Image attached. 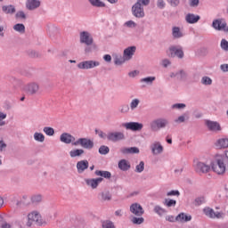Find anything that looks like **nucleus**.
<instances>
[{
  "label": "nucleus",
  "mask_w": 228,
  "mask_h": 228,
  "mask_svg": "<svg viewBox=\"0 0 228 228\" xmlns=\"http://www.w3.org/2000/svg\"><path fill=\"white\" fill-rule=\"evenodd\" d=\"M60 142H61V143H65L66 145H70L71 143L73 147H77V145H80L82 149H86V151H92L94 145V141H92V139L83 137L78 138L76 141V137L67 132H64L60 135Z\"/></svg>",
  "instance_id": "f257e3e1"
},
{
  "label": "nucleus",
  "mask_w": 228,
  "mask_h": 228,
  "mask_svg": "<svg viewBox=\"0 0 228 228\" xmlns=\"http://www.w3.org/2000/svg\"><path fill=\"white\" fill-rule=\"evenodd\" d=\"M27 218V227H32V225H37V227H45V225H47V221L44 219L40 212L37 210L28 213Z\"/></svg>",
  "instance_id": "f03ea898"
},
{
  "label": "nucleus",
  "mask_w": 228,
  "mask_h": 228,
  "mask_svg": "<svg viewBox=\"0 0 228 228\" xmlns=\"http://www.w3.org/2000/svg\"><path fill=\"white\" fill-rule=\"evenodd\" d=\"M80 44H86L85 53L90 54L94 51H97V45L94 44V37L88 31L80 33Z\"/></svg>",
  "instance_id": "7ed1b4c3"
},
{
  "label": "nucleus",
  "mask_w": 228,
  "mask_h": 228,
  "mask_svg": "<svg viewBox=\"0 0 228 228\" xmlns=\"http://www.w3.org/2000/svg\"><path fill=\"white\" fill-rule=\"evenodd\" d=\"M170 121L165 118H155L150 123V129L154 133L168 127Z\"/></svg>",
  "instance_id": "20e7f679"
},
{
  "label": "nucleus",
  "mask_w": 228,
  "mask_h": 228,
  "mask_svg": "<svg viewBox=\"0 0 228 228\" xmlns=\"http://www.w3.org/2000/svg\"><path fill=\"white\" fill-rule=\"evenodd\" d=\"M167 55L168 58H178V60H183V58H184V51L181 45H171L167 51Z\"/></svg>",
  "instance_id": "39448f33"
},
{
  "label": "nucleus",
  "mask_w": 228,
  "mask_h": 228,
  "mask_svg": "<svg viewBox=\"0 0 228 228\" xmlns=\"http://www.w3.org/2000/svg\"><path fill=\"white\" fill-rule=\"evenodd\" d=\"M203 213L205 216H207L208 218H210L211 220H224V218H225V213L224 211L215 212V209L209 207H205L203 208Z\"/></svg>",
  "instance_id": "423d86ee"
},
{
  "label": "nucleus",
  "mask_w": 228,
  "mask_h": 228,
  "mask_svg": "<svg viewBox=\"0 0 228 228\" xmlns=\"http://www.w3.org/2000/svg\"><path fill=\"white\" fill-rule=\"evenodd\" d=\"M227 166L225 165V162L223 160L222 157L220 155H216V163H211V168L216 172V174H218L219 175L222 174H225V167Z\"/></svg>",
  "instance_id": "0eeeda50"
},
{
  "label": "nucleus",
  "mask_w": 228,
  "mask_h": 228,
  "mask_svg": "<svg viewBox=\"0 0 228 228\" xmlns=\"http://www.w3.org/2000/svg\"><path fill=\"white\" fill-rule=\"evenodd\" d=\"M212 28H214V29L216 31H224V33H228V26L225 19L221 18L214 20L212 22Z\"/></svg>",
  "instance_id": "6e6552de"
},
{
  "label": "nucleus",
  "mask_w": 228,
  "mask_h": 228,
  "mask_svg": "<svg viewBox=\"0 0 228 228\" xmlns=\"http://www.w3.org/2000/svg\"><path fill=\"white\" fill-rule=\"evenodd\" d=\"M101 62L98 61H84L77 64V68L81 70H90V69H95V67H99Z\"/></svg>",
  "instance_id": "1a4fd4ad"
},
{
  "label": "nucleus",
  "mask_w": 228,
  "mask_h": 228,
  "mask_svg": "<svg viewBox=\"0 0 228 228\" xmlns=\"http://www.w3.org/2000/svg\"><path fill=\"white\" fill-rule=\"evenodd\" d=\"M132 14L134 15V17H136V19H143V17H145V12L143 11V6L135 3L132 6Z\"/></svg>",
  "instance_id": "9d476101"
},
{
  "label": "nucleus",
  "mask_w": 228,
  "mask_h": 228,
  "mask_svg": "<svg viewBox=\"0 0 228 228\" xmlns=\"http://www.w3.org/2000/svg\"><path fill=\"white\" fill-rule=\"evenodd\" d=\"M107 140L109 142H120V140H126V135L122 132H110L107 134Z\"/></svg>",
  "instance_id": "9b49d317"
},
{
  "label": "nucleus",
  "mask_w": 228,
  "mask_h": 228,
  "mask_svg": "<svg viewBox=\"0 0 228 228\" xmlns=\"http://www.w3.org/2000/svg\"><path fill=\"white\" fill-rule=\"evenodd\" d=\"M85 183L86 186H89V188H92V190L97 189L99 184H101L102 181H104V178L98 177V178H86Z\"/></svg>",
  "instance_id": "f8f14e48"
},
{
  "label": "nucleus",
  "mask_w": 228,
  "mask_h": 228,
  "mask_svg": "<svg viewBox=\"0 0 228 228\" xmlns=\"http://www.w3.org/2000/svg\"><path fill=\"white\" fill-rule=\"evenodd\" d=\"M123 127L130 131H142V129H143V124L139 122H128L124 123Z\"/></svg>",
  "instance_id": "ddd939ff"
},
{
  "label": "nucleus",
  "mask_w": 228,
  "mask_h": 228,
  "mask_svg": "<svg viewBox=\"0 0 228 228\" xmlns=\"http://www.w3.org/2000/svg\"><path fill=\"white\" fill-rule=\"evenodd\" d=\"M195 170L198 174H208L211 170V166L204 162H197L195 165Z\"/></svg>",
  "instance_id": "4468645a"
},
{
  "label": "nucleus",
  "mask_w": 228,
  "mask_h": 228,
  "mask_svg": "<svg viewBox=\"0 0 228 228\" xmlns=\"http://www.w3.org/2000/svg\"><path fill=\"white\" fill-rule=\"evenodd\" d=\"M130 212L135 216H142L145 210H143V208L139 203H134L130 206Z\"/></svg>",
  "instance_id": "2eb2a0df"
},
{
  "label": "nucleus",
  "mask_w": 228,
  "mask_h": 228,
  "mask_svg": "<svg viewBox=\"0 0 228 228\" xmlns=\"http://www.w3.org/2000/svg\"><path fill=\"white\" fill-rule=\"evenodd\" d=\"M205 124H206L208 131H213V132L222 131V126H220V123H218L216 121H212V120L207 119L205 121Z\"/></svg>",
  "instance_id": "dca6fc26"
},
{
  "label": "nucleus",
  "mask_w": 228,
  "mask_h": 228,
  "mask_svg": "<svg viewBox=\"0 0 228 228\" xmlns=\"http://www.w3.org/2000/svg\"><path fill=\"white\" fill-rule=\"evenodd\" d=\"M134 53H136V46H128L123 52V56L126 61L129 60H133V56H134Z\"/></svg>",
  "instance_id": "f3484780"
},
{
  "label": "nucleus",
  "mask_w": 228,
  "mask_h": 228,
  "mask_svg": "<svg viewBox=\"0 0 228 228\" xmlns=\"http://www.w3.org/2000/svg\"><path fill=\"white\" fill-rule=\"evenodd\" d=\"M25 90L29 95H35V94H37L38 90H40V86L36 82H31L26 86Z\"/></svg>",
  "instance_id": "a211bd4d"
},
{
  "label": "nucleus",
  "mask_w": 228,
  "mask_h": 228,
  "mask_svg": "<svg viewBox=\"0 0 228 228\" xmlns=\"http://www.w3.org/2000/svg\"><path fill=\"white\" fill-rule=\"evenodd\" d=\"M98 199L101 202H110L113 199V195L110 191L105 190L99 193Z\"/></svg>",
  "instance_id": "6ab92c4d"
},
{
  "label": "nucleus",
  "mask_w": 228,
  "mask_h": 228,
  "mask_svg": "<svg viewBox=\"0 0 228 228\" xmlns=\"http://www.w3.org/2000/svg\"><path fill=\"white\" fill-rule=\"evenodd\" d=\"M89 163L88 160L84 159V160H80L77 163V170L78 174H83V172H85V170H88V167H89Z\"/></svg>",
  "instance_id": "aec40b11"
},
{
  "label": "nucleus",
  "mask_w": 228,
  "mask_h": 228,
  "mask_svg": "<svg viewBox=\"0 0 228 228\" xmlns=\"http://www.w3.org/2000/svg\"><path fill=\"white\" fill-rule=\"evenodd\" d=\"M151 150L153 156H158V154L163 153V145L160 142H155L151 145Z\"/></svg>",
  "instance_id": "412c9836"
},
{
  "label": "nucleus",
  "mask_w": 228,
  "mask_h": 228,
  "mask_svg": "<svg viewBox=\"0 0 228 228\" xmlns=\"http://www.w3.org/2000/svg\"><path fill=\"white\" fill-rule=\"evenodd\" d=\"M154 81H156V77H146L140 79L142 88H145L146 86H151Z\"/></svg>",
  "instance_id": "4be33fe9"
},
{
  "label": "nucleus",
  "mask_w": 228,
  "mask_h": 228,
  "mask_svg": "<svg viewBox=\"0 0 228 228\" xmlns=\"http://www.w3.org/2000/svg\"><path fill=\"white\" fill-rule=\"evenodd\" d=\"M112 58L114 60V65H117V66L124 65V63L127 61L126 57H124V55L120 53H114L112 55Z\"/></svg>",
  "instance_id": "5701e85b"
},
{
  "label": "nucleus",
  "mask_w": 228,
  "mask_h": 228,
  "mask_svg": "<svg viewBox=\"0 0 228 228\" xmlns=\"http://www.w3.org/2000/svg\"><path fill=\"white\" fill-rule=\"evenodd\" d=\"M185 20L188 24H197L200 20V16L194 13H188L185 16Z\"/></svg>",
  "instance_id": "b1692460"
},
{
  "label": "nucleus",
  "mask_w": 228,
  "mask_h": 228,
  "mask_svg": "<svg viewBox=\"0 0 228 228\" xmlns=\"http://www.w3.org/2000/svg\"><path fill=\"white\" fill-rule=\"evenodd\" d=\"M26 8H27V10H29V11L37 10V8H40V1L39 0H27Z\"/></svg>",
  "instance_id": "393cba45"
},
{
  "label": "nucleus",
  "mask_w": 228,
  "mask_h": 228,
  "mask_svg": "<svg viewBox=\"0 0 228 228\" xmlns=\"http://www.w3.org/2000/svg\"><path fill=\"white\" fill-rule=\"evenodd\" d=\"M2 12L5 15H14V13L17 12V9L15 8V5H13V4L3 5Z\"/></svg>",
  "instance_id": "a878e982"
},
{
  "label": "nucleus",
  "mask_w": 228,
  "mask_h": 228,
  "mask_svg": "<svg viewBox=\"0 0 228 228\" xmlns=\"http://www.w3.org/2000/svg\"><path fill=\"white\" fill-rule=\"evenodd\" d=\"M121 154H140V149L138 147L121 148Z\"/></svg>",
  "instance_id": "bb28decb"
},
{
  "label": "nucleus",
  "mask_w": 228,
  "mask_h": 228,
  "mask_svg": "<svg viewBox=\"0 0 228 228\" xmlns=\"http://www.w3.org/2000/svg\"><path fill=\"white\" fill-rule=\"evenodd\" d=\"M176 222H181L182 224H184L186 222H191V216L185 215L184 213H180L175 217Z\"/></svg>",
  "instance_id": "cd10ccee"
},
{
  "label": "nucleus",
  "mask_w": 228,
  "mask_h": 228,
  "mask_svg": "<svg viewBox=\"0 0 228 228\" xmlns=\"http://www.w3.org/2000/svg\"><path fill=\"white\" fill-rule=\"evenodd\" d=\"M118 168L121 169L123 172H127L129 168H131V164L126 159H121L118 162Z\"/></svg>",
  "instance_id": "c85d7f7f"
},
{
  "label": "nucleus",
  "mask_w": 228,
  "mask_h": 228,
  "mask_svg": "<svg viewBox=\"0 0 228 228\" xmlns=\"http://www.w3.org/2000/svg\"><path fill=\"white\" fill-rule=\"evenodd\" d=\"M85 154V150L83 149H74L69 151L70 158H81Z\"/></svg>",
  "instance_id": "c756f323"
},
{
  "label": "nucleus",
  "mask_w": 228,
  "mask_h": 228,
  "mask_svg": "<svg viewBox=\"0 0 228 228\" xmlns=\"http://www.w3.org/2000/svg\"><path fill=\"white\" fill-rule=\"evenodd\" d=\"M172 37H173V38H183V37H184V35L181 31V28L173 27L172 28Z\"/></svg>",
  "instance_id": "7c9ffc66"
},
{
  "label": "nucleus",
  "mask_w": 228,
  "mask_h": 228,
  "mask_svg": "<svg viewBox=\"0 0 228 228\" xmlns=\"http://www.w3.org/2000/svg\"><path fill=\"white\" fill-rule=\"evenodd\" d=\"M187 77H188V73H186L184 69H180L176 71V79L178 81H186Z\"/></svg>",
  "instance_id": "2f4dec72"
},
{
  "label": "nucleus",
  "mask_w": 228,
  "mask_h": 228,
  "mask_svg": "<svg viewBox=\"0 0 228 228\" xmlns=\"http://www.w3.org/2000/svg\"><path fill=\"white\" fill-rule=\"evenodd\" d=\"M95 175L104 177V179H111V173L110 171L96 170Z\"/></svg>",
  "instance_id": "473e14b6"
},
{
  "label": "nucleus",
  "mask_w": 228,
  "mask_h": 228,
  "mask_svg": "<svg viewBox=\"0 0 228 228\" xmlns=\"http://www.w3.org/2000/svg\"><path fill=\"white\" fill-rule=\"evenodd\" d=\"M42 200H44V196L42 194H33L30 197V202H32V204H40Z\"/></svg>",
  "instance_id": "72a5a7b5"
},
{
  "label": "nucleus",
  "mask_w": 228,
  "mask_h": 228,
  "mask_svg": "<svg viewBox=\"0 0 228 228\" xmlns=\"http://www.w3.org/2000/svg\"><path fill=\"white\" fill-rule=\"evenodd\" d=\"M12 28L14 31H17V33H20L21 35H24L26 33V26L22 23H17L15 24Z\"/></svg>",
  "instance_id": "f704fd0d"
},
{
  "label": "nucleus",
  "mask_w": 228,
  "mask_h": 228,
  "mask_svg": "<svg viewBox=\"0 0 228 228\" xmlns=\"http://www.w3.org/2000/svg\"><path fill=\"white\" fill-rule=\"evenodd\" d=\"M216 146L219 149H227L228 147V139H219L216 142Z\"/></svg>",
  "instance_id": "c9c22d12"
},
{
  "label": "nucleus",
  "mask_w": 228,
  "mask_h": 228,
  "mask_svg": "<svg viewBox=\"0 0 228 228\" xmlns=\"http://www.w3.org/2000/svg\"><path fill=\"white\" fill-rule=\"evenodd\" d=\"M153 211L156 213V215H159V216H163L167 213V209L161 208L159 205H156Z\"/></svg>",
  "instance_id": "e433bc0d"
},
{
  "label": "nucleus",
  "mask_w": 228,
  "mask_h": 228,
  "mask_svg": "<svg viewBox=\"0 0 228 228\" xmlns=\"http://www.w3.org/2000/svg\"><path fill=\"white\" fill-rule=\"evenodd\" d=\"M34 140L36 142H39L40 143H44V142H45V135H44L42 133L36 132L34 134Z\"/></svg>",
  "instance_id": "4c0bfd02"
},
{
  "label": "nucleus",
  "mask_w": 228,
  "mask_h": 228,
  "mask_svg": "<svg viewBox=\"0 0 228 228\" xmlns=\"http://www.w3.org/2000/svg\"><path fill=\"white\" fill-rule=\"evenodd\" d=\"M138 106H140V99L134 98L130 102L129 107L132 111H134V110H136Z\"/></svg>",
  "instance_id": "58836bf2"
},
{
  "label": "nucleus",
  "mask_w": 228,
  "mask_h": 228,
  "mask_svg": "<svg viewBox=\"0 0 228 228\" xmlns=\"http://www.w3.org/2000/svg\"><path fill=\"white\" fill-rule=\"evenodd\" d=\"M193 204H194V206H196V208H199V206H202V204H206V197L200 196V197L196 198L194 200Z\"/></svg>",
  "instance_id": "ea45409f"
},
{
  "label": "nucleus",
  "mask_w": 228,
  "mask_h": 228,
  "mask_svg": "<svg viewBox=\"0 0 228 228\" xmlns=\"http://www.w3.org/2000/svg\"><path fill=\"white\" fill-rule=\"evenodd\" d=\"M89 3L92 6H96V8H104L106 6V4L101 0H89Z\"/></svg>",
  "instance_id": "a19ab883"
},
{
  "label": "nucleus",
  "mask_w": 228,
  "mask_h": 228,
  "mask_svg": "<svg viewBox=\"0 0 228 228\" xmlns=\"http://www.w3.org/2000/svg\"><path fill=\"white\" fill-rule=\"evenodd\" d=\"M201 85H204L205 86H209L213 85V79H211V77L208 76L202 77Z\"/></svg>",
  "instance_id": "79ce46f5"
},
{
  "label": "nucleus",
  "mask_w": 228,
  "mask_h": 228,
  "mask_svg": "<svg viewBox=\"0 0 228 228\" xmlns=\"http://www.w3.org/2000/svg\"><path fill=\"white\" fill-rule=\"evenodd\" d=\"M99 154L102 156H106V154H110V147L106 145H102L98 150Z\"/></svg>",
  "instance_id": "37998d69"
},
{
  "label": "nucleus",
  "mask_w": 228,
  "mask_h": 228,
  "mask_svg": "<svg viewBox=\"0 0 228 228\" xmlns=\"http://www.w3.org/2000/svg\"><path fill=\"white\" fill-rule=\"evenodd\" d=\"M102 228H116L113 221L105 220L102 222Z\"/></svg>",
  "instance_id": "c03bdc74"
},
{
  "label": "nucleus",
  "mask_w": 228,
  "mask_h": 228,
  "mask_svg": "<svg viewBox=\"0 0 228 228\" xmlns=\"http://www.w3.org/2000/svg\"><path fill=\"white\" fill-rule=\"evenodd\" d=\"M43 131L46 134V136H54V128L51 126H45L43 128Z\"/></svg>",
  "instance_id": "a18cd8bd"
},
{
  "label": "nucleus",
  "mask_w": 228,
  "mask_h": 228,
  "mask_svg": "<svg viewBox=\"0 0 228 228\" xmlns=\"http://www.w3.org/2000/svg\"><path fill=\"white\" fill-rule=\"evenodd\" d=\"M175 204H177L175 200L166 199L164 201V206H167V208H175Z\"/></svg>",
  "instance_id": "49530a36"
},
{
  "label": "nucleus",
  "mask_w": 228,
  "mask_h": 228,
  "mask_svg": "<svg viewBox=\"0 0 228 228\" xmlns=\"http://www.w3.org/2000/svg\"><path fill=\"white\" fill-rule=\"evenodd\" d=\"M145 170V162L141 161L136 167H135V172L137 174H142Z\"/></svg>",
  "instance_id": "de8ad7c7"
},
{
  "label": "nucleus",
  "mask_w": 228,
  "mask_h": 228,
  "mask_svg": "<svg viewBox=\"0 0 228 228\" xmlns=\"http://www.w3.org/2000/svg\"><path fill=\"white\" fill-rule=\"evenodd\" d=\"M12 202H15L16 206H21L23 204V200H20V197L19 195H13L12 198Z\"/></svg>",
  "instance_id": "09e8293b"
},
{
  "label": "nucleus",
  "mask_w": 228,
  "mask_h": 228,
  "mask_svg": "<svg viewBox=\"0 0 228 228\" xmlns=\"http://www.w3.org/2000/svg\"><path fill=\"white\" fill-rule=\"evenodd\" d=\"M143 222H145V219H143V217L134 216L132 219V223L134 224V225H142Z\"/></svg>",
  "instance_id": "8fccbe9b"
},
{
  "label": "nucleus",
  "mask_w": 228,
  "mask_h": 228,
  "mask_svg": "<svg viewBox=\"0 0 228 228\" xmlns=\"http://www.w3.org/2000/svg\"><path fill=\"white\" fill-rule=\"evenodd\" d=\"M6 117H7L6 113L0 111V127L6 126V121H4Z\"/></svg>",
  "instance_id": "3c124183"
},
{
  "label": "nucleus",
  "mask_w": 228,
  "mask_h": 228,
  "mask_svg": "<svg viewBox=\"0 0 228 228\" xmlns=\"http://www.w3.org/2000/svg\"><path fill=\"white\" fill-rule=\"evenodd\" d=\"M220 47L223 51L228 52V41L226 39H222Z\"/></svg>",
  "instance_id": "603ef678"
},
{
  "label": "nucleus",
  "mask_w": 228,
  "mask_h": 228,
  "mask_svg": "<svg viewBox=\"0 0 228 228\" xmlns=\"http://www.w3.org/2000/svg\"><path fill=\"white\" fill-rule=\"evenodd\" d=\"M22 84L23 82L20 79H17V78L12 79V85L14 88H20V86H22Z\"/></svg>",
  "instance_id": "864d4df0"
},
{
  "label": "nucleus",
  "mask_w": 228,
  "mask_h": 228,
  "mask_svg": "<svg viewBox=\"0 0 228 228\" xmlns=\"http://www.w3.org/2000/svg\"><path fill=\"white\" fill-rule=\"evenodd\" d=\"M186 104L184 103H175L172 105V110H184Z\"/></svg>",
  "instance_id": "5fc2aeb1"
},
{
  "label": "nucleus",
  "mask_w": 228,
  "mask_h": 228,
  "mask_svg": "<svg viewBox=\"0 0 228 228\" xmlns=\"http://www.w3.org/2000/svg\"><path fill=\"white\" fill-rule=\"evenodd\" d=\"M167 3L173 8H176V6L181 4V0H167Z\"/></svg>",
  "instance_id": "6e6d98bb"
},
{
  "label": "nucleus",
  "mask_w": 228,
  "mask_h": 228,
  "mask_svg": "<svg viewBox=\"0 0 228 228\" xmlns=\"http://www.w3.org/2000/svg\"><path fill=\"white\" fill-rule=\"evenodd\" d=\"M181 195V192L179 191H170L167 193V197H179Z\"/></svg>",
  "instance_id": "4d7b16f0"
},
{
  "label": "nucleus",
  "mask_w": 228,
  "mask_h": 228,
  "mask_svg": "<svg viewBox=\"0 0 228 228\" xmlns=\"http://www.w3.org/2000/svg\"><path fill=\"white\" fill-rule=\"evenodd\" d=\"M124 26H126V28H136L137 24L136 22L133 21V20H128V21H126Z\"/></svg>",
  "instance_id": "13d9d810"
},
{
  "label": "nucleus",
  "mask_w": 228,
  "mask_h": 228,
  "mask_svg": "<svg viewBox=\"0 0 228 228\" xmlns=\"http://www.w3.org/2000/svg\"><path fill=\"white\" fill-rule=\"evenodd\" d=\"M129 110H131V107H129V105H121L120 113H129Z\"/></svg>",
  "instance_id": "bf43d9fd"
},
{
  "label": "nucleus",
  "mask_w": 228,
  "mask_h": 228,
  "mask_svg": "<svg viewBox=\"0 0 228 228\" xmlns=\"http://www.w3.org/2000/svg\"><path fill=\"white\" fill-rule=\"evenodd\" d=\"M15 17H16V19L26 20V13L24 12V11H19L16 12Z\"/></svg>",
  "instance_id": "052dcab7"
},
{
  "label": "nucleus",
  "mask_w": 228,
  "mask_h": 228,
  "mask_svg": "<svg viewBox=\"0 0 228 228\" xmlns=\"http://www.w3.org/2000/svg\"><path fill=\"white\" fill-rule=\"evenodd\" d=\"M150 3H151V0H137L135 4H139L140 6H142H142H149Z\"/></svg>",
  "instance_id": "680f3d73"
},
{
  "label": "nucleus",
  "mask_w": 228,
  "mask_h": 228,
  "mask_svg": "<svg viewBox=\"0 0 228 228\" xmlns=\"http://www.w3.org/2000/svg\"><path fill=\"white\" fill-rule=\"evenodd\" d=\"M200 3V0H191L190 6H191V8H197V6H199Z\"/></svg>",
  "instance_id": "e2e57ef3"
},
{
  "label": "nucleus",
  "mask_w": 228,
  "mask_h": 228,
  "mask_svg": "<svg viewBox=\"0 0 228 228\" xmlns=\"http://www.w3.org/2000/svg\"><path fill=\"white\" fill-rule=\"evenodd\" d=\"M157 6L160 10H163V8H165V1L164 0H158L157 1Z\"/></svg>",
  "instance_id": "0e129e2a"
},
{
  "label": "nucleus",
  "mask_w": 228,
  "mask_h": 228,
  "mask_svg": "<svg viewBox=\"0 0 228 228\" xmlns=\"http://www.w3.org/2000/svg\"><path fill=\"white\" fill-rule=\"evenodd\" d=\"M171 61L168 59H165L162 61V66L165 67V69H167V67H168V65H171Z\"/></svg>",
  "instance_id": "69168bd1"
},
{
  "label": "nucleus",
  "mask_w": 228,
  "mask_h": 228,
  "mask_svg": "<svg viewBox=\"0 0 228 228\" xmlns=\"http://www.w3.org/2000/svg\"><path fill=\"white\" fill-rule=\"evenodd\" d=\"M220 69L222 70V72H228V64H221Z\"/></svg>",
  "instance_id": "338daca9"
},
{
  "label": "nucleus",
  "mask_w": 228,
  "mask_h": 228,
  "mask_svg": "<svg viewBox=\"0 0 228 228\" xmlns=\"http://www.w3.org/2000/svg\"><path fill=\"white\" fill-rule=\"evenodd\" d=\"M0 228H12V224L9 223L4 222L1 224Z\"/></svg>",
  "instance_id": "774afa93"
}]
</instances>
